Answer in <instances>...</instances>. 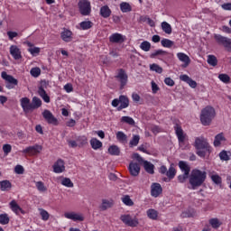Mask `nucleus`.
Instances as JSON below:
<instances>
[{
    "label": "nucleus",
    "instance_id": "obj_62",
    "mask_svg": "<svg viewBox=\"0 0 231 231\" xmlns=\"http://www.w3.org/2000/svg\"><path fill=\"white\" fill-rule=\"evenodd\" d=\"M132 158H134V160H136L138 163H143V162H145L143 158H142V156H140L138 153H134Z\"/></svg>",
    "mask_w": 231,
    "mask_h": 231
},
{
    "label": "nucleus",
    "instance_id": "obj_56",
    "mask_svg": "<svg viewBox=\"0 0 231 231\" xmlns=\"http://www.w3.org/2000/svg\"><path fill=\"white\" fill-rule=\"evenodd\" d=\"M219 158L222 160V162H228V160H230V156H228L226 151L220 152Z\"/></svg>",
    "mask_w": 231,
    "mask_h": 231
},
{
    "label": "nucleus",
    "instance_id": "obj_38",
    "mask_svg": "<svg viewBox=\"0 0 231 231\" xmlns=\"http://www.w3.org/2000/svg\"><path fill=\"white\" fill-rule=\"evenodd\" d=\"M112 207H113V202L107 199H103L100 208L101 210H107V208H111Z\"/></svg>",
    "mask_w": 231,
    "mask_h": 231
},
{
    "label": "nucleus",
    "instance_id": "obj_54",
    "mask_svg": "<svg viewBox=\"0 0 231 231\" xmlns=\"http://www.w3.org/2000/svg\"><path fill=\"white\" fill-rule=\"evenodd\" d=\"M218 79L221 82H224V84H228L230 82V76L227 74H220L218 75Z\"/></svg>",
    "mask_w": 231,
    "mask_h": 231
},
{
    "label": "nucleus",
    "instance_id": "obj_52",
    "mask_svg": "<svg viewBox=\"0 0 231 231\" xmlns=\"http://www.w3.org/2000/svg\"><path fill=\"white\" fill-rule=\"evenodd\" d=\"M121 122L128 124V125H134V119H133V117L131 116H123L121 118Z\"/></svg>",
    "mask_w": 231,
    "mask_h": 231
},
{
    "label": "nucleus",
    "instance_id": "obj_22",
    "mask_svg": "<svg viewBox=\"0 0 231 231\" xmlns=\"http://www.w3.org/2000/svg\"><path fill=\"white\" fill-rule=\"evenodd\" d=\"M9 205L13 212H15L17 215H19L20 212L21 214H26V211L21 208L15 200H12Z\"/></svg>",
    "mask_w": 231,
    "mask_h": 231
},
{
    "label": "nucleus",
    "instance_id": "obj_55",
    "mask_svg": "<svg viewBox=\"0 0 231 231\" xmlns=\"http://www.w3.org/2000/svg\"><path fill=\"white\" fill-rule=\"evenodd\" d=\"M32 77L37 79L41 75V69L39 67L32 68L30 71Z\"/></svg>",
    "mask_w": 231,
    "mask_h": 231
},
{
    "label": "nucleus",
    "instance_id": "obj_64",
    "mask_svg": "<svg viewBox=\"0 0 231 231\" xmlns=\"http://www.w3.org/2000/svg\"><path fill=\"white\" fill-rule=\"evenodd\" d=\"M164 83L166 84V86H170L171 88H172V86H174V84H175L173 79L171 78H166L164 79Z\"/></svg>",
    "mask_w": 231,
    "mask_h": 231
},
{
    "label": "nucleus",
    "instance_id": "obj_42",
    "mask_svg": "<svg viewBox=\"0 0 231 231\" xmlns=\"http://www.w3.org/2000/svg\"><path fill=\"white\" fill-rule=\"evenodd\" d=\"M161 44L163 46V48H172V46H174V42L169 39H162L161 41Z\"/></svg>",
    "mask_w": 231,
    "mask_h": 231
},
{
    "label": "nucleus",
    "instance_id": "obj_9",
    "mask_svg": "<svg viewBox=\"0 0 231 231\" xmlns=\"http://www.w3.org/2000/svg\"><path fill=\"white\" fill-rule=\"evenodd\" d=\"M79 8L81 15H89L91 14V3L88 0H80L79 2Z\"/></svg>",
    "mask_w": 231,
    "mask_h": 231
},
{
    "label": "nucleus",
    "instance_id": "obj_34",
    "mask_svg": "<svg viewBox=\"0 0 231 231\" xmlns=\"http://www.w3.org/2000/svg\"><path fill=\"white\" fill-rule=\"evenodd\" d=\"M139 23H147V24H149V26H152V27L154 26V21H152V19H151L147 15L140 16Z\"/></svg>",
    "mask_w": 231,
    "mask_h": 231
},
{
    "label": "nucleus",
    "instance_id": "obj_19",
    "mask_svg": "<svg viewBox=\"0 0 231 231\" xmlns=\"http://www.w3.org/2000/svg\"><path fill=\"white\" fill-rule=\"evenodd\" d=\"M180 79L182 80V82L189 84L190 88H196L198 87V83L190 79L187 74L180 75Z\"/></svg>",
    "mask_w": 231,
    "mask_h": 231
},
{
    "label": "nucleus",
    "instance_id": "obj_57",
    "mask_svg": "<svg viewBox=\"0 0 231 231\" xmlns=\"http://www.w3.org/2000/svg\"><path fill=\"white\" fill-rule=\"evenodd\" d=\"M79 147H84L88 143V139L86 137H79L77 139Z\"/></svg>",
    "mask_w": 231,
    "mask_h": 231
},
{
    "label": "nucleus",
    "instance_id": "obj_10",
    "mask_svg": "<svg viewBox=\"0 0 231 231\" xmlns=\"http://www.w3.org/2000/svg\"><path fill=\"white\" fill-rule=\"evenodd\" d=\"M116 79L120 82V89H124L125 86L127 85V73H125V70L124 69H119L118 73L116 76Z\"/></svg>",
    "mask_w": 231,
    "mask_h": 231
},
{
    "label": "nucleus",
    "instance_id": "obj_17",
    "mask_svg": "<svg viewBox=\"0 0 231 231\" xmlns=\"http://www.w3.org/2000/svg\"><path fill=\"white\" fill-rule=\"evenodd\" d=\"M10 53L14 60H19L23 59V55L21 54V49L18 48L16 45H12L10 47Z\"/></svg>",
    "mask_w": 231,
    "mask_h": 231
},
{
    "label": "nucleus",
    "instance_id": "obj_25",
    "mask_svg": "<svg viewBox=\"0 0 231 231\" xmlns=\"http://www.w3.org/2000/svg\"><path fill=\"white\" fill-rule=\"evenodd\" d=\"M179 167L181 172H184V174H190V166L189 165V163H187V162H179Z\"/></svg>",
    "mask_w": 231,
    "mask_h": 231
},
{
    "label": "nucleus",
    "instance_id": "obj_6",
    "mask_svg": "<svg viewBox=\"0 0 231 231\" xmlns=\"http://www.w3.org/2000/svg\"><path fill=\"white\" fill-rule=\"evenodd\" d=\"M120 220L124 223V225H126V226H131L132 228H134L139 225L136 217H133L130 214L121 215Z\"/></svg>",
    "mask_w": 231,
    "mask_h": 231
},
{
    "label": "nucleus",
    "instance_id": "obj_31",
    "mask_svg": "<svg viewBox=\"0 0 231 231\" xmlns=\"http://www.w3.org/2000/svg\"><path fill=\"white\" fill-rule=\"evenodd\" d=\"M108 152L111 156H120V148L117 145H111L108 148Z\"/></svg>",
    "mask_w": 231,
    "mask_h": 231
},
{
    "label": "nucleus",
    "instance_id": "obj_36",
    "mask_svg": "<svg viewBox=\"0 0 231 231\" xmlns=\"http://www.w3.org/2000/svg\"><path fill=\"white\" fill-rule=\"evenodd\" d=\"M166 176L169 180H174V176H176V169L172 164L170 166L169 170L166 171Z\"/></svg>",
    "mask_w": 231,
    "mask_h": 231
},
{
    "label": "nucleus",
    "instance_id": "obj_2",
    "mask_svg": "<svg viewBox=\"0 0 231 231\" xmlns=\"http://www.w3.org/2000/svg\"><path fill=\"white\" fill-rule=\"evenodd\" d=\"M194 147L197 149V154L200 158H205L207 154H210L212 152V148L210 147V144L203 136L196 137Z\"/></svg>",
    "mask_w": 231,
    "mask_h": 231
},
{
    "label": "nucleus",
    "instance_id": "obj_3",
    "mask_svg": "<svg viewBox=\"0 0 231 231\" xmlns=\"http://www.w3.org/2000/svg\"><path fill=\"white\" fill-rule=\"evenodd\" d=\"M20 102L24 113H30V111L39 109L42 106V100L37 97H32V103H30V98L28 97L21 98Z\"/></svg>",
    "mask_w": 231,
    "mask_h": 231
},
{
    "label": "nucleus",
    "instance_id": "obj_14",
    "mask_svg": "<svg viewBox=\"0 0 231 231\" xmlns=\"http://www.w3.org/2000/svg\"><path fill=\"white\" fill-rule=\"evenodd\" d=\"M125 39H126L125 36L118 32L113 33L109 37V41L114 44H122V42H125Z\"/></svg>",
    "mask_w": 231,
    "mask_h": 231
},
{
    "label": "nucleus",
    "instance_id": "obj_37",
    "mask_svg": "<svg viewBox=\"0 0 231 231\" xmlns=\"http://www.w3.org/2000/svg\"><path fill=\"white\" fill-rule=\"evenodd\" d=\"M81 30H89L93 28V22L91 21H84L79 23Z\"/></svg>",
    "mask_w": 231,
    "mask_h": 231
},
{
    "label": "nucleus",
    "instance_id": "obj_15",
    "mask_svg": "<svg viewBox=\"0 0 231 231\" xmlns=\"http://www.w3.org/2000/svg\"><path fill=\"white\" fill-rule=\"evenodd\" d=\"M163 192V189L162 188V184L160 183H152L151 186V195L152 198H158L160 194Z\"/></svg>",
    "mask_w": 231,
    "mask_h": 231
},
{
    "label": "nucleus",
    "instance_id": "obj_12",
    "mask_svg": "<svg viewBox=\"0 0 231 231\" xmlns=\"http://www.w3.org/2000/svg\"><path fill=\"white\" fill-rule=\"evenodd\" d=\"M42 151V146L39 144H35L33 146H29L25 148L23 152V154H29V156H35V154H39Z\"/></svg>",
    "mask_w": 231,
    "mask_h": 231
},
{
    "label": "nucleus",
    "instance_id": "obj_48",
    "mask_svg": "<svg viewBox=\"0 0 231 231\" xmlns=\"http://www.w3.org/2000/svg\"><path fill=\"white\" fill-rule=\"evenodd\" d=\"M160 55L161 56L167 55V51H165L163 50L155 51L151 53L150 58L151 59H155V57H158Z\"/></svg>",
    "mask_w": 231,
    "mask_h": 231
},
{
    "label": "nucleus",
    "instance_id": "obj_8",
    "mask_svg": "<svg viewBox=\"0 0 231 231\" xmlns=\"http://www.w3.org/2000/svg\"><path fill=\"white\" fill-rule=\"evenodd\" d=\"M214 39L217 42V44H220L221 46L225 47L227 50V51H231L230 38H226L225 36H222L221 34H215Z\"/></svg>",
    "mask_w": 231,
    "mask_h": 231
},
{
    "label": "nucleus",
    "instance_id": "obj_35",
    "mask_svg": "<svg viewBox=\"0 0 231 231\" xmlns=\"http://www.w3.org/2000/svg\"><path fill=\"white\" fill-rule=\"evenodd\" d=\"M116 135L118 142H121V143H127V135L125 134L124 132L119 131Z\"/></svg>",
    "mask_w": 231,
    "mask_h": 231
},
{
    "label": "nucleus",
    "instance_id": "obj_20",
    "mask_svg": "<svg viewBox=\"0 0 231 231\" xmlns=\"http://www.w3.org/2000/svg\"><path fill=\"white\" fill-rule=\"evenodd\" d=\"M2 79H4V80H6V82L12 84L13 86H17V84H19V81L15 78H14V76L8 75L5 71L2 72Z\"/></svg>",
    "mask_w": 231,
    "mask_h": 231
},
{
    "label": "nucleus",
    "instance_id": "obj_16",
    "mask_svg": "<svg viewBox=\"0 0 231 231\" xmlns=\"http://www.w3.org/2000/svg\"><path fill=\"white\" fill-rule=\"evenodd\" d=\"M128 171L131 176L136 177L140 174V164L137 162H130L128 166Z\"/></svg>",
    "mask_w": 231,
    "mask_h": 231
},
{
    "label": "nucleus",
    "instance_id": "obj_4",
    "mask_svg": "<svg viewBox=\"0 0 231 231\" xmlns=\"http://www.w3.org/2000/svg\"><path fill=\"white\" fill-rule=\"evenodd\" d=\"M214 118H216V109L214 107L208 106L201 110L200 122L202 125H210Z\"/></svg>",
    "mask_w": 231,
    "mask_h": 231
},
{
    "label": "nucleus",
    "instance_id": "obj_43",
    "mask_svg": "<svg viewBox=\"0 0 231 231\" xmlns=\"http://www.w3.org/2000/svg\"><path fill=\"white\" fill-rule=\"evenodd\" d=\"M10 223V217L8 214H1L0 215V225H8Z\"/></svg>",
    "mask_w": 231,
    "mask_h": 231
},
{
    "label": "nucleus",
    "instance_id": "obj_60",
    "mask_svg": "<svg viewBox=\"0 0 231 231\" xmlns=\"http://www.w3.org/2000/svg\"><path fill=\"white\" fill-rule=\"evenodd\" d=\"M3 151H4L5 154H10V152H12V145L4 144L3 145Z\"/></svg>",
    "mask_w": 231,
    "mask_h": 231
},
{
    "label": "nucleus",
    "instance_id": "obj_49",
    "mask_svg": "<svg viewBox=\"0 0 231 231\" xmlns=\"http://www.w3.org/2000/svg\"><path fill=\"white\" fill-rule=\"evenodd\" d=\"M40 216H42V221H48L50 219V213L46 211L45 209L39 208Z\"/></svg>",
    "mask_w": 231,
    "mask_h": 231
},
{
    "label": "nucleus",
    "instance_id": "obj_1",
    "mask_svg": "<svg viewBox=\"0 0 231 231\" xmlns=\"http://www.w3.org/2000/svg\"><path fill=\"white\" fill-rule=\"evenodd\" d=\"M207 180V171H201L200 170L195 169L192 170L189 182V185H191V189L193 190H196V189H199V187H201L205 183V180Z\"/></svg>",
    "mask_w": 231,
    "mask_h": 231
},
{
    "label": "nucleus",
    "instance_id": "obj_50",
    "mask_svg": "<svg viewBox=\"0 0 231 231\" xmlns=\"http://www.w3.org/2000/svg\"><path fill=\"white\" fill-rule=\"evenodd\" d=\"M61 185H63L64 187H68L69 189H72V187L74 186L71 179L69 178H64L61 180Z\"/></svg>",
    "mask_w": 231,
    "mask_h": 231
},
{
    "label": "nucleus",
    "instance_id": "obj_40",
    "mask_svg": "<svg viewBox=\"0 0 231 231\" xmlns=\"http://www.w3.org/2000/svg\"><path fill=\"white\" fill-rule=\"evenodd\" d=\"M122 201L126 207H133L134 205V202H133V199H131V197L129 195H125L122 198Z\"/></svg>",
    "mask_w": 231,
    "mask_h": 231
},
{
    "label": "nucleus",
    "instance_id": "obj_61",
    "mask_svg": "<svg viewBox=\"0 0 231 231\" xmlns=\"http://www.w3.org/2000/svg\"><path fill=\"white\" fill-rule=\"evenodd\" d=\"M14 172L16 174H24V168L21 165H16L14 168Z\"/></svg>",
    "mask_w": 231,
    "mask_h": 231
},
{
    "label": "nucleus",
    "instance_id": "obj_13",
    "mask_svg": "<svg viewBox=\"0 0 231 231\" xmlns=\"http://www.w3.org/2000/svg\"><path fill=\"white\" fill-rule=\"evenodd\" d=\"M53 172L56 174H60V172H64L66 171V166L64 165V161L62 159H59L52 166Z\"/></svg>",
    "mask_w": 231,
    "mask_h": 231
},
{
    "label": "nucleus",
    "instance_id": "obj_29",
    "mask_svg": "<svg viewBox=\"0 0 231 231\" xmlns=\"http://www.w3.org/2000/svg\"><path fill=\"white\" fill-rule=\"evenodd\" d=\"M144 171L148 172V174H154V164L150 162L149 161L143 162Z\"/></svg>",
    "mask_w": 231,
    "mask_h": 231
},
{
    "label": "nucleus",
    "instance_id": "obj_46",
    "mask_svg": "<svg viewBox=\"0 0 231 231\" xmlns=\"http://www.w3.org/2000/svg\"><path fill=\"white\" fill-rule=\"evenodd\" d=\"M150 69L151 71H155V73H163V69L156 63L150 65Z\"/></svg>",
    "mask_w": 231,
    "mask_h": 231
},
{
    "label": "nucleus",
    "instance_id": "obj_53",
    "mask_svg": "<svg viewBox=\"0 0 231 231\" xmlns=\"http://www.w3.org/2000/svg\"><path fill=\"white\" fill-rule=\"evenodd\" d=\"M36 188L38 189L39 192H46V190H48V188L44 186V182L42 181H37Z\"/></svg>",
    "mask_w": 231,
    "mask_h": 231
},
{
    "label": "nucleus",
    "instance_id": "obj_32",
    "mask_svg": "<svg viewBox=\"0 0 231 231\" xmlns=\"http://www.w3.org/2000/svg\"><path fill=\"white\" fill-rule=\"evenodd\" d=\"M162 30L164 32V33H167L168 35H171L172 33V27L167 22H162Z\"/></svg>",
    "mask_w": 231,
    "mask_h": 231
},
{
    "label": "nucleus",
    "instance_id": "obj_59",
    "mask_svg": "<svg viewBox=\"0 0 231 231\" xmlns=\"http://www.w3.org/2000/svg\"><path fill=\"white\" fill-rule=\"evenodd\" d=\"M211 180L216 183V185H220L222 181L221 177L217 174L211 175Z\"/></svg>",
    "mask_w": 231,
    "mask_h": 231
},
{
    "label": "nucleus",
    "instance_id": "obj_23",
    "mask_svg": "<svg viewBox=\"0 0 231 231\" xmlns=\"http://www.w3.org/2000/svg\"><path fill=\"white\" fill-rule=\"evenodd\" d=\"M67 219H72V221H84V216L77 213H65Z\"/></svg>",
    "mask_w": 231,
    "mask_h": 231
},
{
    "label": "nucleus",
    "instance_id": "obj_28",
    "mask_svg": "<svg viewBox=\"0 0 231 231\" xmlns=\"http://www.w3.org/2000/svg\"><path fill=\"white\" fill-rule=\"evenodd\" d=\"M12 189V182L10 180H2L0 181V190L3 192L8 191Z\"/></svg>",
    "mask_w": 231,
    "mask_h": 231
},
{
    "label": "nucleus",
    "instance_id": "obj_7",
    "mask_svg": "<svg viewBox=\"0 0 231 231\" xmlns=\"http://www.w3.org/2000/svg\"><path fill=\"white\" fill-rule=\"evenodd\" d=\"M120 220L124 223V225H126V226H131L132 228H134L139 225L136 217H133L130 214L121 215Z\"/></svg>",
    "mask_w": 231,
    "mask_h": 231
},
{
    "label": "nucleus",
    "instance_id": "obj_47",
    "mask_svg": "<svg viewBox=\"0 0 231 231\" xmlns=\"http://www.w3.org/2000/svg\"><path fill=\"white\" fill-rule=\"evenodd\" d=\"M140 48L143 51H151V42L144 41L140 44Z\"/></svg>",
    "mask_w": 231,
    "mask_h": 231
},
{
    "label": "nucleus",
    "instance_id": "obj_21",
    "mask_svg": "<svg viewBox=\"0 0 231 231\" xmlns=\"http://www.w3.org/2000/svg\"><path fill=\"white\" fill-rule=\"evenodd\" d=\"M119 104L120 106L117 107L118 111H122V109H125V107H129V98L125 96H120Z\"/></svg>",
    "mask_w": 231,
    "mask_h": 231
},
{
    "label": "nucleus",
    "instance_id": "obj_27",
    "mask_svg": "<svg viewBox=\"0 0 231 231\" xmlns=\"http://www.w3.org/2000/svg\"><path fill=\"white\" fill-rule=\"evenodd\" d=\"M71 35H73V32H71V31H69V30L63 31L61 32V39L65 42H71V41L73 39V37H71Z\"/></svg>",
    "mask_w": 231,
    "mask_h": 231
},
{
    "label": "nucleus",
    "instance_id": "obj_24",
    "mask_svg": "<svg viewBox=\"0 0 231 231\" xmlns=\"http://www.w3.org/2000/svg\"><path fill=\"white\" fill-rule=\"evenodd\" d=\"M99 14H100L101 17H103L104 19H107L108 17H111L112 12L108 5H103L100 8Z\"/></svg>",
    "mask_w": 231,
    "mask_h": 231
},
{
    "label": "nucleus",
    "instance_id": "obj_11",
    "mask_svg": "<svg viewBox=\"0 0 231 231\" xmlns=\"http://www.w3.org/2000/svg\"><path fill=\"white\" fill-rule=\"evenodd\" d=\"M42 116L46 122L51 125H59V120L50 112V110H44Z\"/></svg>",
    "mask_w": 231,
    "mask_h": 231
},
{
    "label": "nucleus",
    "instance_id": "obj_44",
    "mask_svg": "<svg viewBox=\"0 0 231 231\" xmlns=\"http://www.w3.org/2000/svg\"><path fill=\"white\" fill-rule=\"evenodd\" d=\"M140 143V135L135 134L133 136L132 140L129 143L130 147H136Z\"/></svg>",
    "mask_w": 231,
    "mask_h": 231
},
{
    "label": "nucleus",
    "instance_id": "obj_30",
    "mask_svg": "<svg viewBox=\"0 0 231 231\" xmlns=\"http://www.w3.org/2000/svg\"><path fill=\"white\" fill-rule=\"evenodd\" d=\"M90 145H91L92 149H94V151H97L102 147V142H100L97 138H92L90 140Z\"/></svg>",
    "mask_w": 231,
    "mask_h": 231
},
{
    "label": "nucleus",
    "instance_id": "obj_26",
    "mask_svg": "<svg viewBox=\"0 0 231 231\" xmlns=\"http://www.w3.org/2000/svg\"><path fill=\"white\" fill-rule=\"evenodd\" d=\"M38 94L40 97L46 102V104H50V96L46 93V90H44V88L42 86H40L38 88Z\"/></svg>",
    "mask_w": 231,
    "mask_h": 231
},
{
    "label": "nucleus",
    "instance_id": "obj_58",
    "mask_svg": "<svg viewBox=\"0 0 231 231\" xmlns=\"http://www.w3.org/2000/svg\"><path fill=\"white\" fill-rule=\"evenodd\" d=\"M189 175L190 174H189V173H183L182 175H179L178 180L180 181V183H185V181H187V180H189Z\"/></svg>",
    "mask_w": 231,
    "mask_h": 231
},
{
    "label": "nucleus",
    "instance_id": "obj_63",
    "mask_svg": "<svg viewBox=\"0 0 231 231\" xmlns=\"http://www.w3.org/2000/svg\"><path fill=\"white\" fill-rule=\"evenodd\" d=\"M7 35L10 41H14V39H15V37H17L19 33H17L16 32L9 31L7 32Z\"/></svg>",
    "mask_w": 231,
    "mask_h": 231
},
{
    "label": "nucleus",
    "instance_id": "obj_5",
    "mask_svg": "<svg viewBox=\"0 0 231 231\" xmlns=\"http://www.w3.org/2000/svg\"><path fill=\"white\" fill-rule=\"evenodd\" d=\"M174 131L179 140V147L182 150L189 149V142H187V134L183 133L181 125H180L179 124H175Z\"/></svg>",
    "mask_w": 231,
    "mask_h": 231
},
{
    "label": "nucleus",
    "instance_id": "obj_51",
    "mask_svg": "<svg viewBox=\"0 0 231 231\" xmlns=\"http://www.w3.org/2000/svg\"><path fill=\"white\" fill-rule=\"evenodd\" d=\"M209 225H211L212 228H219L221 226V222L217 218H211L209 220Z\"/></svg>",
    "mask_w": 231,
    "mask_h": 231
},
{
    "label": "nucleus",
    "instance_id": "obj_41",
    "mask_svg": "<svg viewBox=\"0 0 231 231\" xmlns=\"http://www.w3.org/2000/svg\"><path fill=\"white\" fill-rule=\"evenodd\" d=\"M207 62L209 64V66L216 67L217 66V58H216L214 55H208Z\"/></svg>",
    "mask_w": 231,
    "mask_h": 231
},
{
    "label": "nucleus",
    "instance_id": "obj_18",
    "mask_svg": "<svg viewBox=\"0 0 231 231\" xmlns=\"http://www.w3.org/2000/svg\"><path fill=\"white\" fill-rule=\"evenodd\" d=\"M177 57L179 60H180V62L184 63L182 64V68H188L189 64H190V58L187 54L183 52H179L177 54Z\"/></svg>",
    "mask_w": 231,
    "mask_h": 231
},
{
    "label": "nucleus",
    "instance_id": "obj_33",
    "mask_svg": "<svg viewBox=\"0 0 231 231\" xmlns=\"http://www.w3.org/2000/svg\"><path fill=\"white\" fill-rule=\"evenodd\" d=\"M120 10L123 12V14H127V12H131L133 8L131 7V5L127 2H123L120 4Z\"/></svg>",
    "mask_w": 231,
    "mask_h": 231
},
{
    "label": "nucleus",
    "instance_id": "obj_45",
    "mask_svg": "<svg viewBox=\"0 0 231 231\" xmlns=\"http://www.w3.org/2000/svg\"><path fill=\"white\" fill-rule=\"evenodd\" d=\"M146 214L150 219H158V211L156 209H148Z\"/></svg>",
    "mask_w": 231,
    "mask_h": 231
},
{
    "label": "nucleus",
    "instance_id": "obj_39",
    "mask_svg": "<svg viewBox=\"0 0 231 231\" xmlns=\"http://www.w3.org/2000/svg\"><path fill=\"white\" fill-rule=\"evenodd\" d=\"M223 140H225V136H223V134H217L215 136V140H214L215 147H219V145H221V142H223Z\"/></svg>",
    "mask_w": 231,
    "mask_h": 231
}]
</instances>
